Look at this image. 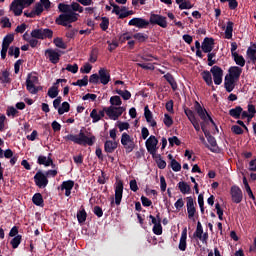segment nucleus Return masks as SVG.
Instances as JSON below:
<instances>
[{"label": "nucleus", "mask_w": 256, "mask_h": 256, "mask_svg": "<svg viewBox=\"0 0 256 256\" xmlns=\"http://www.w3.org/2000/svg\"><path fill=\"white\" fill-rule=\"evenodd\" d=\"M58 10L61 12V14H59V16L56 18V24L72 28V23L77 22L79 19V14H77V12H79V0L72 2L71 4L60 2L58 4Z\"/></svg>", "instance_id": "1"}, {"label": "nucleus", "mask_w": 256, "mask_h": 256, "mask_svg": "<svg viewBox=\"0 0 256 256\" xmlns=\"http://www.w3.org/2000/svg\"><path fill=\"white\" fill-rule=\"evenodd\" d=\"M129 26H137V28H147L149 24H157L161 28H167V16H163L162 14H155L151 12L150 19L146 20V18H131L128 22Z\"/></svg>", "instance_id": "2"}, {"label": "nucleus", "mask_w": 256, "mask_h": 256, "mask_svg": "<svg viewBox=\"0 0 256 256\" xmlns=\"http://www.w3.org/2000/svg\"><path fill=\"white\" fill-rule=\"evenodd\" d=\"M64 139L65 141H72V143H75L76 145H88L89 147H93L97 138L95 134L87 136L83 130H80L78 134H66Z\"/></svg>", "instance_id": "3"}, {"label": "nucleus", "mask_w": 256, "mask_h": 256, "mask_svg": "<svg viewBox=\"0 0 256 256\" xmlns=\"http://www.w3.org/2000/svg\"><path fill=\"white\" fill-rule=\"evenodd\" d=\"M54 31L51 28H34L31 31V38L29 44L31 48H36L39 44V40H45V38H53Z\"/></svg>", "instance_id": "4"}, {"label": "nucleus", "mask_w": 256, "mask_h": 256, "mask_svg": "<svg viewBox=\"0 0 256 256\" xmlns=\"http://www.w3.org/2000/svg\"><path fill=\"white\" fill-rule=\"evenodd\" d=\"M37 84H39V76L36 72H29L26 78V88L28 92L31 94H37L40 90V86H37Z\"/></svg>", "instance_id": "5"}, {"label": "nucleus", "mask_w": 256, "mask_h": 256, "mask_svg": "<svg viewBox=\"0 0 256 256\" xmlns=\"http://www.w3.org/2000/svg\"><path fill=\"white\" fill-rule=\"evenodd\" d=\"M159 140L157 136H154V134H151L149 138L146 140V149L147 152L152 155V158L157 161V151L159 149Z\"/></svg>", "instance_id": "6"}, {"label": "nucleus", "mask_w": 256, "mask_h": 256, "mask_svg": "<svg viewBox=\"0 0 256 256\" xmlns=\"http://www.w3.org/2000/svg\"><path fill=\"white\" fill-rule=\"evenodd\" d=\"M34 183L39 189H46V187L49 185V179H47V170L46 172H43V170H37L36 174L34 175Z\"/></svg>", "instance_id": "7"}, {"label": "nucleus", "mask_w": 256, "mask_h": 256, "mask_svg": "<svg viewBox=\"0 0 256 256\" xmlns=\"http://www.w3.org/2000/svg\"><path fill=\"white\" fill-rule=\"evenodd\" d=\"M195 108H196V112H197L198 116L201 118L200 129L204 132V135H205L206 124H209L208 123V112H207L206 108H203V106H201L200 102H198V101H196V103H195Z\"/></svg>", "instance_id": "8"}, {"label": "nucleus", "mask_w": 256, "mask_h": 256, "mask_svg": "<svg viewBox=\"0 0 256 256\" xmlns=\"http://www.w3.org/2000/svg\"><path fill=\"white\" fill-rule=\"evenodd\" d=\"M121 145H123L127 155H129V153H133L136 144L134 141V138H131L130 134H128V132H123L122 136H121Z\"/></svg>", "instance_id": "9"}, {"label": "nucleus", "mask_w": 256, "mask_h": 256, "mask_svg": "<svg viewBox=\"0 0 256 256\" xmlns=\"http://www.w3.org/2000/svg\"><path fill=\"white\" fill-rule=\"evenodd\" d=\"M184 112H185L186 116H188V120H190V122L194 126L196 132H198L200 135L201 122L199 121V118H197L194 110H191V108H184Z\"/></svg>", "instance_id": "10"}, {"label": "nucleus", "mask_w": 256, "mask_h": 256, "mask_svg": "<svg viewBox=\"0 0 256 256\" xmlns=\"http://www.w3.org/2000/svg\"><path fill=\"white\" fill-rule=\"evenodd\" d=\"M125 108L124 106H115L112 105L108 106L106 109V114L111 118L112 120H118L119 116H121L124 112Z\"/></svg>", "instance_id": "11"}, {"label": "nucleus", "mask_w": 256, "mask_h": 256, "mask_svg": "<svg viewBox=\"0 0 256 256\" xmlns=\"http://www.w3.org/2000/svg\"><path fill=\"white\" fill-rule=\"evenodd\" d=\"M210 72L213 76V80L215 84H222L223 82V76H224V70L221 68V66H218L216 63L212 68H210Z\"/></svg>", "instance_id": "12"}, {"label": "nucleus", "mask_w": 256, "mask_h": 256, "mask_svg": "<svg viewBox=\"0 0 256 256\" xmlns=\"http://www.w3.org/2000/svg\"><path fill=\"white\" fill-rule=\"evenodd\" d=\"M42 12H44L43 3L42 0L40 2H36L34 8L29 11H24V16H27L28 18H35V16H41Z\"/></svg>", "instance_id": "13"}, {"label": "nucleus", "mask_w": 256, "mask_h": 256, "mask_svg": "<svg viewBox=\"0 0 256 256\" xmlns=\"http://www.w3.org/2000/svg\"><path fill=\"white\" fill-rule=\"evenodd\" d=\"M215 47V40L213 37L206 36L201 43V49L203 52L210 54Z\"/></svg>", "instance_id": "14"}, {"label": "nucleus", "mask_w": 256, "mask_h": 256, "mask_svg": "<svg viewBox=\"0 0 256 256\" xmlns=\"http://www.w3.org/2000/svg\"><path fill=\"white\" fill-rule=\"evenodd\" d=\"M124 183L123 181H117L115 183V204L117 206L121 205L123 199Z\"/></svg>", "instance_id": "15"}, {"label": "nucleus", "mask_w": 256, "mask_h": 256, "mask_svg": "<svg viewBox=\"0 0 256 256\" xmlns=\"http://www.w3.org/2000/svg\"><path fill=\"white\" fill-rule=\"evenodd\" d=\"M45 56L52 62V64H57L61 58V53L54 50V48H47L45 50Z\"/></svg>", "instance_id": "16"}, {"label": "nucleus", "mask_w": 256, "mask_h": 256, "mask_svg": "<svg viewBox=\"0 0 256 256\" xmlns=\"http://www.w3.org/2000/svg\"><path fill=\"white\" fill-rule=\"evenodd\" d=\"M231 198L233 203L239 204L243 201V191L240 187L233 186L231 187Z\"/></svg>", "instance_id": "17"}, {"label": "nucleus", "mask_w": 256, "mask_h": 256, "mask_svg": "<svg viewBox=\"0 0 256 256\" xmlns=\"http://www.w3.org/2000/svg\"><path fill=\"white\" fill-rule=\"evenodd\" d=\"M186 207L188 211V219H194L195 213L197 211L195 205H197L196 201H194L193 197H186Z\"/></svg>", "instance_id": "18"}, {"label": "nucleus", "mask_w": 256, "mask_h": 256, "mask_svg": "<svg viewBox=\"0 0 256 256\" xmlns=\"http://www.w3.org/2000/svg\"><path fill=\"white\" fill-rule=\"evenodd\" d=\"M228 74L225 76L224 80V87L227 92H232L234 90V80H233V74H232V66H230L228 70Z\"/></svg>", "instance_id": "19"}, {"label": "nucleus", "mask_w": 256, "mask_h": 256, "mask_svg": "<svg viewBox=\"0 0 256 256\" xmlns=\"http://www.w3.org/2000/svg\"><path fill=\"white\" fill-rule=\"evenodd\" d=\"M10 10L14 12L15 16H21V14H23L22 0H13L10 4Z\"/></svg>", "instance_id": "20"}, {"label": "nucleus", "mask_w": 256, "mask_h": 256, "mask_svg": "<svg viewBox=\"0 0 256 256\" xmlns=\"http://www.w3.org/2000/svg\"><path fill=\"white\" fill-rule=\"evenodd\" d=\"M116 149H118V142H113V140H105L104 142V151L108 156L111 155V153H115Z\"/></svg>", "instance_id": "21"}, {"label": "nucleus", "mask_w": 256, "mask_h": 256, "mask_svg": "<svg viewBox=\"0 0 256 256\" xmlns=\"http://www.w3.org/2000/svg\"><path fill=\"white\" fill-rule=\"evenodd\" d=\"M207 149H209V151H211V153H220V148L218 146V142H217L215 136H213V134H211V132H209V144L207 146Z\"/></svg>", "instance_id": "22"}, {"label": "nucleus", "mask_w": 256, "mask_h": 256, "mask_svg": "<svg viewBox=\"0 0 256 256\" xmlns=\"http://www.w3.org/2000/svg\"><path fill=\"white\" fill-rule=\"evenodd\" d=\"M73 187H75V181H63L61 185V191H65L66 197H71V191H73Z\"/></svg>", "instance_id": "23"}, {"label": "nucleus", "mask_w": 256, "mask_h": 256, "mask_svg": "<svg viewBox=\"0 0 256 256\" xmlns=\"http://www.w3.org/2000/svg\"><path fill=\"white\" fill-rule=\"evenodd\" d=\"M99 78L102 84H108L111 80V74L107 68L99 69Z\"/></svg>", "instance_id": "24"}, {"label": "nucleus", "mask_w": 256, "mask_h": 256, "mask_svg": "<svg viewBox=\"0 0 256 256\" xmlns=\"http://www.w3.org/2000/svg\"><path fill=\"white\" fill-rule=\"evenodd\" d=\"M201 76H202L203 80L206 82L207 86H211L212 90H215L211 70H203L201 72Z\"/></svg>", "instance_id": "25"}, {"label": "nucleus", "mask_w": 256, "mask_h": 256, "mask_svg": "<svg viewBox=\"0 0 256 256\" xmlns=\"http://www.w3.org/2000/svg\"><path fill=\"white\" fill-rule=\"evenodd\" d=\"M144 115L146 118V121L151 124V126L155 127L157 126V121L153 118V112L150 110L149 106H145L144 108Z\"/></svg>", "instance_id": "26"}, {"label": "nucleus", "mask_w": 256, "mask_h": 256, "mask_svg": "<svg viewBox=\"0 0 256 256\" xmlns=\"http://www.w3.org/2000/svg\"><path fill=\"white\" fill-rule=\"evenodd\" d=\"M231 72H232L233 88H235L236 80H239L243 72V68H239V66H231Z\"/></svg>", "instance_id": "27"}, {"label": "nucleus", "mask_w": 256, "mask_h": 256, "mask_svg": "<svg viewBox=\"0 0 256 256\" xmlns=\"http://www.w3.org/2000/svg\"><path fill=\"white\" fill-rule=\"evenodd\" d=\"M187 235H188V231H187V228H185L182 231V235L180 237V243L178 245V248L180 249V251H186L187 249Z\"/></svg>", "instance_id": "28"}, {"label": "nucleus", "mask_w": 256, "mask_h": 256, "mask_svg": "<svg viewBox=\"0 0 256 256\" xmlns=\"http://www.w3.org/2000/svg\"><path fill=\"white\" fill-rule=\"evenodd\" d=\"M0 81L3 84H10L12 82V78L9 70H3L2 72H0Z\"/></svg>", "instance_id": "29"}, {"label": "nucleus", "mask_w": 256, "mask_h": 256, "mask_svg": "<svg viewBox=\"0 0 256 256\" xmlns=\"http://www.w3.org/2000/svg\"><path fill=\"white\" fill-rule=\"evenodd\" d=\"M176 4H179L180 10H189L193 8L191 0H176Z\"/></svg>", "instance_id": "30"}, {"label": "nucleus", "mask_w": 256, "mask_h": 256, "mask_svg": "<svg viewBox=\"0 0 256 256\" xmlns=\"http://www.w3.org/2000/svg\"><path fill=\"white\" fill-rule=\"evenodd\" d=\"M32 203L37 207H44V199L41 193H35L32 197Z\"/></svg>", "instance_id": "31"}, {"label": "nucleus", "mask_w": 256, "mask_h": 256, "mask_svg": "<svg viewBox=\"0 0 256 256\" xmlns=\"http://www.w3.org/2000/svg\"><path fill=\"white\" fill-rule=\"evenodd\" d=\"M164 78L170 84V86L172 87V90H177L178 84H177L173 74H171L170 72H167L166 74H164Z\"/></svg>", "instance_id": "32"}, {"label": "nucleus", "mask_w": 256, "mask_h": 256, "mask_svg": "<svg viewBox=\"0 0 256 256\" xmlns=\"http://www.w3.org/2000/svg\"><path fill=\"white\" fill-rule=\"evenodd\" d=\"M233 31H234V22L231 20H228L227 26L225 29V38L231 39L233 38Z\"/></svg>", "instance_id": "33"}, {"label": "nucleus", "mask_w": 256, "mask_h": 256, "mask_svg": "<svg viewBox=\"0 0 256 256\" xmlns=\"http://www.w3.org/2000/svg\"><path fill=\"white\" fill-rule=\"evenodd\" d=\"M242 112H243V107L240 105L235 106V108H230V110H229L230 116H233V118H237V120H239V118H241Z\"/></svg>", "instance_id": "34"}, {"label": "nucleus", "mask_w": 256, "mask_h": 256, "mask_svg": "<svg viewBox=\"0 0 256 256\" xmlns=\"http://www.w3.org/2000/svg\"><path fill=\"white\" fill-rule=\"evenodd\" d=\"M178 189H180V192L183 195H187L191 193V187L190 185H188V183H185V181H180V183H178Z\"/></svg>", "instance_id": "35"}, {"label": "nucleus", "mask_w": 256, "mask_h": 256, "mask_svg": "<svg viewBox=\"0 0 256 256\" xmlns=\"http://www.w3.org/2000/svg\"><path fill=\"white\" fill-rule=\"evenodd\" d=\"M38 165H44V167H50L51 160H49V156H44V154H40L37 158Z\"/></svg>", "instance_id": "36"}, {"label": "nucleus", "mask_w": 256, "mask_h": 256, "mask_svg": "<svg viewBox=\"0 0 256 256\" xmlns=\"http://www.w3.org/2000/svg\"><path fill=\"white\" fill-rule=\"evenodd\" d=\"M133 38H135L138 42H146L149 38V34H145V32H136L133 34Z\"/></svg>", "instance_id": "37"}, {"label": "nucleus", "mask_w": 256, "mask_h": 256, "mask_svg": "<svg viewBox=\"0 0 256 256\" xmlns=\"http://www.w3.org/2000/svg\"><path fill=\"white\" fill-rule=\"evenodd\" d=\"M21 50L19 46H9L8 54L9 56H14V58H19Z\"/></svg>", "instance_id": "38"}, {"label": "nucleus", "mask_w": 256, "mask_h": 256, "mask_svg": "<svg viewBox=\"0 0 256 256\" xmlns=\"http://www.w3.org/2000/svg\"><path fill=\"white\" fill-rule=\"evenodd\" d=\"M204 233L203 225L200 221L197 222L196 231L194 233V237L202 241V234Z\"/></svg>", "instance_id": "39"}, {"label": "nucleus", "mask_w": 256, "mask_h": 256, "mask_svg": "<svg viewBox=\"0 0 256 256\" xmlns=\"http://www.w3.org/2000/svg\"><path fill=\"white\" fill-rule=\"evenodd\" d=\"M22 243V235H15V237L10 241L13 249H18L19 245Z\"/></svg>", "instance_id": "40"}, {"label": "nucleus", "mask_w": 256, "mask_h": 256, "mask_svg": "<svg viewBox=\"0 0 256 256\" xmlns=\"http://www.w3.org/2000/svg\"><path fill=\"white\" fill-rule=\"evenodd\" d=\"M156 165L158 166V169H166L167 162L166 160H163L161 154H156Z\"/></svg>", "instance_id": "41"}, {"label": "nucleus", "mask_w": 256, "mask_h": 256, "mask_svg": "<svg viewBox=\"0 0 256 256\" xmlns=\"http://www.w3.org/2000/svg\"><path fill=\"white\" fill-rule=\"evenodd\" d=\"M58 94H59V88L54 83L53 86H50V88L48 89V96H50V98L55 99L58 96Z\"/></svg>", "instance_id": "42"}, {"label": "nucleus", "mask_w": 256, "mask_h": 256, "mask_svg": "<svg viewBox=\"0 0 256 256\" xmlns=\"http://www.w3.org/2000/svg\"><path fill=\"white\" fill-rule=\"evenodd\" d=\"M73 86H87L89 84V76L85 75L83 78H79L76 82H72Z\"/></svg>", "instance_id": "43"}, {"label": "nucleus", "mask_w": 256, "mask_h": 256, "mask_svg": "<svg viewBox=\"0 0 256 256\" xmlns=\"http://www.w3.org/2000/svg\"><path fill=\"white\" fill-rule=\"evenodd\" d=\"M235 63L237 64V66L239 68H243V66H245V64H246V60H245L244 56H242V54H239V52H236Z\"/></svg>", "instance_id": "44"}, {"label": "nucleus", "mask_w": 256, "mask_h": 256, "mask_svg": "<svg viewBox=\"0 0 256 256\" xmlns=\"http://www.w3.org/2000/svg\"><path fill=\"white\" fill-rule=\"evenodd\" d=\"M215 56L216 52H213V50H211L210 53L207 54L208 66H211V68H213V66H215V64L217 63Z\"/></svg>", "instance_id": "45"}, {"label": "nucleus", "mask_w": 256, "mask_h": 256, "mask_svg": "<svg viewBox=\"0 0 256 256\" xmlns=\"http://www.w3.org/2000/svg\"><path fill=\"white\" fill-rule=\"evenodd\" d=\"M77 219L78 223H85V221H87V211H85V209H81V211H78Z\"/></svg>", "instance_id": "46"}, {"label": "nucleus", "mask_w": 256, "mask_h": 256, "mask_svg": "<svg viewBox=\"0 0 256 256\" xmlns=\"http://www.w3.org/2000/svg\"><path fill=\"white\" fill-rule=\"evenodd\" d=\"M13 41H14V34H6V36H4L6 52H8V50L10 49V44H12Z\"/></svg>", "instance_id": "47"}, {"label": "nucleus", "mask_w": 256, "mask_h": 256, "mask_svg": "<svg viewBox=\"0 0 256 256\" xmlns=\"http://www.w3.org/2000/svg\"><path fill=\"white\" fill-rule=\"evenodd\" d=\"M71 108V104L69 102H62L61 106L58 108V114H64V112H69Z\"/></svg>", "instance_id": "48"}, {"label": "nucleus", "mask_w": 256, "mask_h": 256, "mask_svg": "<svg viewBox=\"0 0 256 256\" xmlns=\"http://www.w3.org/2000/svg\"><path fill=\"white\" fill-rule=\"evenodd\" d=\"M170 166L172 168V171H175V173H178V171H181L182 166L176 158H172V162H170Z\"/></svg>", "instance_id": "49"}, {"label": "nucleus", "mask_w": 256, "mask_h": 256, "mask_svg": "<svg viewBox=\"0 0 256 256\" xmlns=\"http://www.w3.org/2000/svg\"><path fill=\"white\" fill-rule=\"evenodd\" d=\"M110 24V20L107 16H102L101 17V22H100V28L104 31L108 30Z\"/></svg>", "instance_id": "50"}, {"label": "nucleus", "mask_w": 256, "mask_h": 256, "mask_svg": "<svg viewBox=\"0 0 256 256\" xmlns=\"http://www.w3.org/2000/svg\"><path fill=\"white\" fill-rule=\"evenodd\" d=\"M116 92H117V94L122 96V98H124V100H129L132 96L130 90H121V89L117 88Z\"/></svg>", "instance_id": "51"}, {"label": "nucleus", "mask_w": 256, "mask_h": 256, "mask_svg": "<svg viewBox=\"0 0 256 256\" xmlns=\"http://www.w3.org/2000/svg\"><path fill=\"white\" fill-rule=\"evenodd\" d=\"M53 43L55 44V46H57V48H63V49L67 48V44H65L63 38L59 36L54 38Z\"/></svg>", "instance_id": "52"}, {"label": "nucleus", "mask_w": 256, "mask_h": 256, "mask_svg": "<svg viewBox=\"0 0 256 256\" xmlns=\"http://www.w3.org/2000/svg\"><path fill=\"white\" fill-rule=\"evenodd\" d=\"M168 143L170 147H174V145H177V147H180L181 140L180 138H178V136H170V138H168Z\"/></svg>", "instance_id": "53"}, {"label": "nucleus", "mask_w": 256, "mask_h": 256, "mask_svg": "<svg viewBox=\"0 0 256 256\" xmlns=\"http://www.w3.org/2000/svg\"><path fill=\"white\" fill-rule=\"evenodd\" d=\"M6 114L7 116H12L13 118H15V116H18L19 110L17 109V106L16 108L15 106H8L6 110Z\"/></svg>", "instance_id": "54"}, {"label": "nucleus", "mask_w": 256, "mask_h": 256, "mask_svg": "<svg viewBox=\"0 0 256 256\" xmlns=\"http://www.w3.org/2000/svg\"><path fill=\"white\" fill-rule=\"evenodd\" d=\"M110 104L114 105V106H121L122 104V99H121V95H115V96H111L110 97Z\"/></svg>", "instance_id": "55"}, {"label": "nucleus", "mask_w": 256, "mask_h": 256, "mask_svg": "<svg viewBox=\"0 0 256 256\" xmlns=\"http://www.w3.org/2000/svg\"><path fill=\"white\" fill-rule=\"evenodd\" d=\"M231 130L234 133V135H243L244 133V129L240 126V124H233V126H231Z\"/></svg>", "instance_id": "56"}, {"label": "nucleus", "mask_w": 256, "mask_h": 256, "mask_svg": "<svg viewBox=\"0 0 256 256\" xmlns=\"http://www.w3.org/2000/svg\"><path fill=\"white\" fill-rule=\"evenodd\" d=\"M90 116L92 118V122H99V120H100V112H98L97 108H93L91 110Z\"/></svg>", "instance_id": "57"}, {"label": "nucleus", "mask_w": 256, "mask_h": 256, "mask_svg": "<svg viewBox=\"0 0 256 256\" xmlns=\"http://www.w3.org/2000/svg\"><path fill=\"white\" fill-rule=\"evenodd\" d=\"M109 177H107L105 170H101V175L98 177L97 183L99 185H105L106 180L108 181Z\"/></svg>", "instance_id": "58"}, {"label": "nucleus", "mask_w": 256, "mask_h": 256, "mask_svg": "<svg viewBox=\"0 0 256 256\" xmlns=\"http://www.w3.org/2000/svg\"><path fill=\"white\" fill-rule=\"evenodd\" d=\"M92 68H93V66H92V64H90V62H85L84 66H82L80 68V72L85 73L87 76V74H89V72H91Z\"/></svg>", "instance_id": "59"}, {"label": "nucleus", "mask_w": 256, "mask_h": 256, "mask_svg": "<svg viewBox=\"0 0 256 256\" xmlns=\"http://www.w3.org/2000/svg\"><path fill=\"white\" fill-rule=\"evenodd\" d=\"M215 209H216V211H217L218 219H219L220 221H223V219H224V211H223V209H222L220 203H216V204H215Z\"/></svg>", "instance_id": "60"}, {"label": "nucleus", "mask_w": 256, "mask_h": 256, "mask_svg": "<svg viewBox=\"0 0 256 256\" xmlns=\"http://www.w3.org/2000/svg\"><path fill=\"white\" fill-rule=\"evenodd\" d=\"M198 205L200 207L201 214L204 215V213H205L204 195L202 193H200V195H198Z\"/></svg>", "instance_id": "61"}, {"label": "nucleus", "mask_w": 256, "mask_h": 256, "mask_svg": "<svg viewBox=\"0 0 256 256\" xmlns=\"http://www.w3.org/2000/svg\"><path fill=\"white\" fill-rule=\"evenodd\" d=\"M1 26L2 28H11L12 23L10 22V18H8V16L1 18Z\"/></svg>", "instance_id": "62"}, {"label": "nucleus", "mask_w": 256, "mask_h": 256, "mask_svg": "<svg viewBox=\"0 0 256 256\" xmlns=\"http://www.w3.org/2000/svg\"><path fill=\"white\" fill-rule=\"evenodd\" d=\"M153 233L155 235H162V233H163V227L160 223L157 222V219H156V224L153 227Z\"/></svg>", "instance_id": "63"}, {"label": "nucleus", "mask_w": 256, "mask_h": 256, "mask_svg": "<svg viewBox=\"0 0 256 256\" xmlns=\"http://www.w3.org/2000/svg\"><path fill=\"white\" fill-rule=\"evenodd\" d=\"M163 121H164V124L168 127L172 126V124L174 122L172 116L168 113L164 114V120Z\"/></svg>", "instance_id": "64"}]
</instances>
